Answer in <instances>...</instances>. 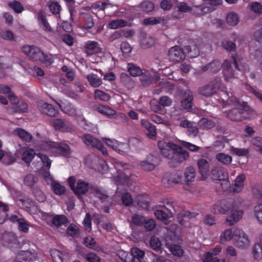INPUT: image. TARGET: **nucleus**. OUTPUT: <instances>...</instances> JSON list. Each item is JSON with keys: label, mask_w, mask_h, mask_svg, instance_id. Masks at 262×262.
<instances>
[{"label": "nucleus", "mask_w": 262, "mask_h": 262, "mask_svg": "<svg viewBox=\"0 0 262 262\" xmlns=\"http://www.w3.org/2000/svg\"><path fill=\"white\" fill-rule=\"evenodd\" d=\"M245 203L242 199L222 200L217 202L213 206L212 212L216 214L230 213L226 222L230 226L236 223L244 215Z\"/></svg>", "instance_id": "obj_1"}, {"label": "nucleus", "mask_w": 262, "mask_h": 262, "mask_svg": "<svg viewBox=\"0 0 262 262\" xmlns=\"http://www.w3.org/2000/svg\"><path fill=\"white\" fill-rule=\"evenodd\" d=\"M40 147L54 156L68 157L71 154L70 147L64 142L44 141L41 143Z\"/></svg>", "instance_id": "obj_2"}, {"label": "nucleus", "mask_w": 262, "mask_h": 262, "mask_svg": "<svg viewBox=\"0 0 262 262\" xmlns=\"http://www.w3.org/2000/svg\"><path fill=\"white\" fill-rule=\"evenodd\" d=\"M22 51L33 61H40L48 65H51L54 62V59L51 54H45L40 48L36 46H24Z\"/></svg>", "instance_id": "obj_3"}, {"label": "nucleus", "mask_w": 262, "mask_h": 262, "mask_svg": "<svg viewBox=\"0 0 262 262\" xmlns=\"http://www.w3.org/2000/svg\"><path fill=\"white\" fill-rule=\"evenodd\" d=\"M177 208L178 206L175 205L174 202L167 201L161 209H156L154 214L157 220L165 225H168L176 213Z\"/></svg>", "instance_id": "obj_4"}, {"label": "nucleus", "mask_w": 262, "mask_h": 262, "mask_svg": "<svg viewBox=\"0 0 262 262\" xmlns=\"http://www.w3.org/2000/svg\"><path fill=\"white\" fill-rule=\"evenodd\" d=\"M29 247L28 241L20 237L17 238V248L24 249L17 254V262H34L37 254L28 250Z\"/></svg>", "instance_id": "obj_5"}, {"label": "nucleus", "mask_w": 262, "mask_h": 262, "mask_svg": "<svg viewBox=\"0 0 262 262\" xmlns=\"http://www.w3.org/2000/svg\"><path fill=\"white\" fill-rule=\"evenodd\" d=\"M249 106L247 103L242 101V107L235 108L227 112V117L231 120L239 121L249 118Z\"/></svg>", "instance_id": "obj_6"}, {"label": "nucleus", "mask_w": 262, "mask_h": 262, "mask_svg": "<svg viewBox=\"0 0 262 262\" xmlns=\"http://www.w3.org/2000/svg\"><path fill=\"white\" fill-rule=\"evenodd\" d=\"M68 182L71 189L77 196L84 194L89 191L90 192V188L92 187L88 182L82 180H78L76 182V179L72 176L68 178Z\"/></svg>", "instance_id": "obj_7"}, {"label": "nucleus", "mask_w": 262, "mask_h": 262, "mask_svg": "<svg viewBox=\"0 0 262 262\" xmlns=\"http://www.w3.org/2000/svg\"><path fill=\"white\" fill-rule=\"evenodd\" d=\"M237 71H240V69L235 56H232V62L227 59L223 63V74L226 81L235 77Z\"/></svg>", "instance_id": "obj_8"}, {"label": "nucleus", "mask_w": 262, "mask_h": 262, "mask_svg": "<svg viewBox=\"0 0 262 262\" xmlns=\"http://www.w3.org/2000/svg\"><path fill=\"white\" fill-rule=\"evenodd\" d=\"M158 145L162 155L165 158L169 160L172 158L179 146L172 142H166L163 140L159 141Z\"/></svg>", "instance_id": "obj_9"}, {"label": "nucleus", "mask_w": 262, "mask_h": 262, "mask_svg": "<svg viewBox=\"0 0 262 262\" xmlns=\"http://www.w3.org/2000/svg\"><path fill=\"white\" fill-rule=\"evenodd\" d=\"M82 140L84 143L87 145L92 146L98 149L104 155H107V150L104 147L103 143L99 140L94 137L90 134H86L83 136Z\"/></svg>", "instance_id": "obj_10"}, {"label": "nucleus", "mask_w": 262, "mask_h": 262, "mask_svg": "<svg viewBox=\"0 0 262 262\" xmlns=\"http://www.w3.org/2000/svg\"><path fill=\"white\" fill-rule=\"evenodd\" d=\"M82 140L84 143L87 145L92 146L98 149L104 155H107V150L104 147L103 143L99 140L94 137L90 134H86L83 136Z\"/></svg>", "instance_id": "obj_11"}, {"label": "nucleus", "mask_w": 262, "mask_h": 262, "mask_svg": "<svg viewBox=\"0 0 262 262\" xmlns=\"http://www.w3.org/2000/svg\"><path fill=\"white\" fill-rule=\"evenodd\" d=\"M234 245L240 248H247L250 245V241L247 235L241 229L236 228L235 229Z\"/></svg>", "instance_id": "obj_12"}, {"label": "nucleus", "mask_w": 262, "mask_h": 262, "mask_svg": "<svg viewBox=\"0 0 262 262\" xmlns=\"http://www.w3.org/2000/svg\"><path fill=\"white\" fill-rule=\"evenodd\" d=\"M189 158L188 152L180 145L175 151L173 156L171 158L169 164L171 166L176 167L177 165L186 161Z\"/></svg>", "instance_id": "obj_13"}, {"label": "nucleus", "mask_w": 262, "mask_h": 262, "mask_svg": "<svg viewBox=\"0 0 262 262\" xmlns=\"http://www.w3.org/2000/svg\"><path fill=\"white\" fill-rule=\"evenodd\" d=\"M159 159L152 154L147 156L146 159L140 163L141 168L145 171H151L159 164Z\"/></svg>", "instance_id": "obj_14"}, {"label": "nucleus", "mask_w": 262, "mask_h": 262, "mask_svg": "<svg viewBox=\"0 0 262 262\" xmlns=\"http://www.w3.org/2000/svg\"><path fill=\"white\" fill-rule=\"evenodd\" d=\"M168 56L171 60L178 62L185 59V53L180 47L176 46L169 49Z\"/></svg>", "instance_id": "obj_15"}, {"label": "nucleus", "mask_w": 262, "mask_h": 262, "mask_svg": "<svg viewBox=\"0 0 262 262\" xmlns=\"http://www.w3.org/2000/svg\"><path fill=\"white\" fill-rule=\"evenodd\" d=\"M199 95L205 97H209L216 93V86L213 82L200 87L198 90Z\"/></svg>", "instance_id": "obj_16"}, {"label": "nucleus", "mask_w": 262, "mask_h": 262, "mask_svg": "<svg viewBox=\"0 0 262 262\" xmlns=\"http://www.w3.org/2000/svg\"><path fill=\"white\" fill-rule=\"evenodd\" d=\"M246 179V176L244 174L241 173L238 175L230 187V192L238 193L243 189L244 186V181Z\"/></svg>", "instance_id": "obj_17"}, {"label": "nucleus", "mask_w": 262, "mask_h": 262, "mask_svg": "<svg viewBox=\"0 0 262 262\" xmlns=\"http://www.w3.org/2000/svg\"><path fill=\"white\" fill-rule=\"evenodd\" d=\"M185 98L181 102V107L183 110H189L192 108L193 105V96L192 92L189 90H186L184 93Z\"/></svg>", "instance_id": "obj_18"}, {"label": "nucleus", "mask_w": 262, "mask_h": 262, "mask_svg": "<svg viewBox=\"0 0 262 262\" xmlns=\"http://www.w3.org/2000/svg\"><path fill=\"white\" fill-rule=\"evenodd\" d=\"M16 237L15 234L11 232H6L2 236L3 245L10 249H11L13 245L16 244Z\"/></svg>", "instance_id": "obj_19"}, {"label": "nucleus", "mask_w": 262, "mask_h": 262, "mask_svg": "<svg viewBox=\"0 0 262 262\" xmlns=\"http://www.w3.org/2000/svg\"><path fill=\"white\" fill-rule=\"evenodd\" d=\"M211 178L213 180L221 181L228 177V173L223 167H215L211 170Z\"/></svg>", "instance_id": "obj_20"}, {"label": "nucleus", "mask_w": 262, "mask_h": 262, "mask_svg": "<svg viewBox=\"0 0 262 262\" xmlns=\"http://www.w3.org/2000/svg\"><path fill=\"white\" fill-rule=\"evenodd\" d=\"M223 69V63L219 60H214L212 62L202 67L203 71H208L210 73H216L218 72L221 69Z\"/></svg>", "instance_id": "obj_21"}, {"label": "nucleus", "mask_w": 262, "mask_h": 262, "mask_svg": "<svg viewBox=\"0 0 262 262\" xmlns=\"http://www.w3.org/2000/svg\"><path fill=\"white\" fill-rule=\"evenodd\" d=\"M51 123L55 130L68 131L69 129H71L69 122H67L64 119H53L51 120Z\"/></svg>", "instance_id": "obj_22"}, {"label": "nucleus", "mask_w": 262, "mask_h": 262, "mask_svg": "<svg viewBox=\"0 0 262 262\" xmlns=\"http://www.w3.org/2000/svg\"><path fill=\"white\" fill-rule=\"evenodd\" d=\"M198 166L202 180H204L209 171V163L204 159H201L198 161Z\"/></svg>", "instance_id": "obj_23"}, {"label": "nucleus", "mask_w": 262, "mask_h": 262, "mask_svg": "<svg viewBox=\"0 0 262 262\" xmlns=\"http://www.w3.org/2000/svg\"><path fill=\"white\" fill-rule=\"evenodd\" d=\"M40 111L50 117H55L58 113V110L56 107H54L52 104L43 103L40 106Z\"/></svg>", "instance_id": "obj_24"}, {"label": "nucleus", "mask_w": 262, "mask_h": 262, "mask_svg": "<svg viewBox=\"0 0 262 262\" xmlns=\"http://www.w3.org/2000/svg\"><path fill=\"white\" fill-rule=\"evenodd\" d=\"M47 174L48 176H45V177L46 178H49L51 180V181H52L51 187H52V189L54 193L55 194H56L57 195H61L63 193H64L66 190V187L64 186L59 184L58 182H56L55 181H54L53 180V178L51 176L49 172H48Z\"/></svg>", "instance_id": "obj_25"}, {"label": "nucleus", "mask_w": 262, "mask_h": 262, "mask_svg": "<svg viewBox=\"0 0 262 262\" xmlns=\"http://www.w3.org/2000/svg\"><path fill=\"white\" fill-rule=\"evenodd\" d=\"M90 193L95 197L98 198L102 202H105L108 198L106 191L97 186H92L90 188Z\"/></svg>", "instance_id": "obj_26"}, {"label": "nucleus", "mask_w": 262, "mask_h": 262, "mask_svg": "<svg viewBox=\"0 0 262 262\" xmlns=\"http://www.w3.org/2000/svg\"><path fill=\"white\" fill-rule=\"evenodd\" d=\"M94 108L95 111L109 118L113 117L116 114V112L114 109L106 105L97 104Z\"/></svg>", "instance_id": "obj_27"}, {"label": "nucleus", "mask_w": 262, "mask_h": 262, "mask_svg": "<svg viewBox=\"0 0 262 262\" xmlns=\"http://www.w3.org/2000/svg\"><path fill=\"white\" fill-rule=\"evenodd\" d=\"M158 103V104L152 106V110L156 112H160L162 110L161 106L163 107L170 106L172 101L169 97L164 96L160 97Z\"/></svg>", "instance_id": "obj_28"}, {"label": "nucleus", "mask_w": 262, "mask_h": 262, "mask_svg": "<svg viewBox=\"0 0 262 262\" xmlns=\"http://www.w3.org/2000/svg\"><path fill=\"white\" fill-rule=\"evenodd\" d=\"M85 48L86 53L90 55L98 53L100 51L98 43L95 41H88L85 43Z\"/></svg>", "instance_id": "obj_29"}, {"label": "nucleus", "mask_w": 262, "mask_h": 262, "mask_svg": "<svg viewBox=\"0 0 262 262\" xmlns=\"http://www.w3.org/2000/svg\"><path fill=\"white\" fill-rule=\"evenodd\" d=\"M82 27L85 29L92 28L95 25L93 16L87 13H83L81 16Z\"/></svg>", "instance_id": "obj_30"}, {"label": "nucleus", "mask_w": 262, "mask_h": 262, "mask_svg": "<svg viewBox=\"0 0 262 262\" xmlns=\"http://www.w3.org/2000/svg\"><path fill=\"white\" fill-rule=\"evenodd\" d=\"M37 19L39 24L43 27V29L47 31H50L51 28L47 21L45 13L42 11H39L37 14Z\"/></svg>", "instance_id": "obj_31"}, {"label": "nucleus", "mask_w": 262, "mask_h": 262, "mask_svg": "<svg viewBox=\"0 0 262 262\" xmlns=\"http://www.w3.org/2000/svg\"><path fill=\"white\" fill-rule=\"evenodd\" d=\"M185 50L187 56L191 58L196 57L200 54L199 49L195 43L185 46Z\"/></svg>", "instance_id": "obj_32"}, {"label": "nucleus", "mask_w": 262, "mask_h": 262, "mask_svg": "<svg viewBox=\"0 0 262 262\" xmlns=\"http://www.w3.org/2000/svg\"><path fill=\"white\" fill-rule=\"evenodd\" d=\"M192 213L188 210H183L177 215V222L181 225H185V222L192 217Z\"/></svg>", "instance_id": "obj_33"}, {"label": "nucleus", "mask_w": 262, "mask_h": 262, "mask_svg": "<svg viewBox=\"0 0 262 262\" xmlns=\"http://www.w3.org/2000/svg\"><path fill=\"white\" fill-rule=\"evenodd\" d=\"M52 223L57 227L61 225L67 226L69 222L67 216L64 215H56L52 218Z\"/></svg>", "instance_id": "obj_34"}, {"label": "nucleus", "mask_w": 262, "mask_h": 262, "mask_svg": "<svg viewBox=\"0 0 262 262\" xmlns=\"http://www.w3.org/2000/svg\"><path fill=\"white\" fill-rule=\"evenodd\" d=\"M131 254L133 256L132 260L133 262H135L136 260L137 262H141V259L143 258L145 252L138 248L135 247L132 248Z\"/></svg>", "instance_id": "obj_35"}, {"label": "nucleus", "mask_w": 262, "mask_h": 262, "mask_svg": "<svg viewBox=\"0 0 262 262\" xmlns=\"http://www.w3.org/2000/svg\"><path fill=\"white\" fill-rule=\"evenodd\" d=\"M8 210V205L0 201V224H3L8 219V215L7 213Z\"/></svg>", "instance_id": "obj_36"}, {"label": "nucleus", "mask_w": 262, "mask_h": 262, "mask_svg": "<svg viewBox=\"0 0 262 262\" xmlns=\"http://www.w3.org/2000/svg\"><path fill=\"white\" fill-rule=\"evenodd\" d=\"M127 68L130 75L133 77L139 76L143 74L142 70L139 67L136 66L134 63H128Z\"/></svg>", "instance_id": "obj_37"}, {"label": "nucleus", "mask_w": 262, "mask_h": 262, "mask_svg": "<svg viewBox=\"0 0 262 262\" xmlns=\"http://www.w3.org/2000/svg\"><path fill=\"white\" fill-rule=\"evenodd\" d=\"M230 151L232 154L239 157H248L249 155V150L248 148H237L231 146Z\"/></svg>", "instance_id": "obj_38"}, {"label": "nucleus", "mask_w": 262, "mask_h": 262, "mask_svg": "<svg viewBox=\"0 0 262 262\" xmlns=\"http://www.w3.org/2000/svg\"><path fill=\"white\" fill-rule=\"evenodd\" d=\"M150 246L155 251L162 253L161 243L159 238L152 236L150 239Z\"/></svg>", "instance_id": "obj_39"}, {"label": "nucleus", "mask_w": 262, "mask_h": 262, "mask_svg": "<svg viewBox=\"0 0 262 262\" xmlns=\"http://www.w3.org/2000/svg\"><path fill=\"white\" fill-rule=\"evenodd\" d=\"M165 21L163 17H150L144 19L143 24L145 25H154L158 24L163 23Z\"/></svg>", "instance_id": "obj_40"}, {"label": "nucleus", "mask_w": 262, "mask_h": 262, "mask_svg": "<svg viewBox=\"0 0 262 262\" xmlns=\"http://www.w3.org/2000/svg\"><path fill=\"white\" fill-rule=\"evenodd\" d=\"M0 93L8 94V97L10 101L14 105L16 104V103L14 102L16 97L14 94H11V89L10 87L7 85L0 84Z\"/></svg>", "instance_id": "obj_41"}, {"label": "nucleus", "mask_w": 262, "mask_h": 262, "mask_svg": "<svg viewBox=\"0 0 262 262\" xmlns=\"http://www.w3.org/2000/svg\"><path fill=\"white\" fill-rule=\"evenodd\" d=\"M35 155V151L33 149L26 150L23 154L22 160L26 163L30 164Z\"/></svg>", "instance_id": "obj_42"}, {"label": "nucleus", "mask_w": 262, "mask_h": 262, "mask_svg": "<svg viewBox=\"0 0 262 262\" xmlns=\"http://www.w3.org/2000/svg\"><path fill=\"white\" fill-rule=\"evenodd\" d=\"M127 25V21L122 19L113 20L108 23L109 27L112 29H116L117 28L125 27Z\"/></svg>", "instance_id": "obj_43"}, {"label": "nucleus", "mask_w": 262, "mask_h": 262, "mask_svg": "<svg viewBox=\"0 0 262 262\" xmlns=\"http://www.w3.org/2000/svg\"><path fill=\"white\" fill-rule=\"evenodd\" d=\"M216 159L220 162L226 164H230L232 161L231 156L224 153H218L216 155Z\"/></svg>", "instance_id": "obj_44"}, {"label": "nucleus", "mask_w": 262, "mask_h": 262, "mask_svg": "<svg viewBox=\"0 0 262 262\" xmlns=\"http://www.w3.org/2000/svg\"><path fill=\"white\" fill-rule=\"evenodd\" d=\"M51 256L54 262H64V255L58 250H52L51 251Z\"/></svg>", "instance_id": "obj_45"}, {"label": "nucleus", "mask_w": 262, "mask_h": 262, "mask_svg": "<svg viewBox=\"0 0 262 262\" xmlns=\"http://www.w3.org/2000/svg\"><path fill=\"white\" fill-rule=\"evenodd\" d=\"M252 254L255 259L259 260L262 259V245L255 244L253 247Z\"/></svg>", "instance_id": "obj_46"}, {"label": "nucleus", "mask_w": 262, "mask_h": 262, "mask_svg": "<svg viewBox=\"0 0 262 262\" xmlns=\"http://www.w3.org/2000/svg\"><path fill=\"white\" fill-rule=\"evenodd\" d=\"M17 137L27 142H30L32 139V136L31 134L20 128H17Z\"/></svg>", "instance_id": "obj_47"}, {"label": "nucleus", "mask_w": 262, "mask_h": 262, "mask_svg": "<svg viewBox=\"0 0 262 262\" xmlns=\"http://www.w3.org/2000/svg\"><path fill=\"white\" fill-rule=\"evenodd\" d=\"M87 79L90 84L93 87L97 88L100 86L102 82L96 74H90L87 76Z\"/></svg>", "instance_id": "obj_48"}, {"label": "nucleus", "mask_w": 262, "mask_h": 262, "mask_svg": "<svg viewBox=\"0 0 262 262\" xmlns=\"http://www.w3.org/2000/svg\"><path fill=\"white\" fill-rule=\"evenodd\" d=\"M195 176V169L192 166L188 167L185 172V178L186 182H192Z\"/></svg>", "instance_id": "obj_49"}, {"label": "nucleus", "mask_w": 262, "mask_h": 262, "mask_svg": "<svg viewBox=\"0 0 262 262\" xmlns=\"http://www.w3.org/2000/svg\"><path fill=\"white\" fill-rule=\"evenodd\" d=\"M17 224L20 231L24 233H28L29 231L30 224L24 218L17 219Z\"/></svg>", "instance_id": "obj_50"}, {"label": "nucleus", "mask_w": 262, "mask_h": 262, "mask_svg": "<svg viewBox=\"0 0 262 262\" xmlns=\"http://www.w3.org/2000/svg\"><path fill=\"white\" fill-rule=\"evenodd\" d=\"M226 20L229 25L234 26L238 24L239 19L235 13L231 12H229L227 15Z\"/></svg>", "instance_id": "obj_51"}, {"label": "nucleus", "mask_w": 262, "mask_h": 262, "mask_svg": "<svg viewBox=\"0 0 262 262\" xmlns=\"http://www.w3.org/2000/svg\"><path fill=\"white\" fill-rule=\"evenodd\" d=\"M171 253L174 256L182 257L184 253V251L179 245L173 244L170 246L169 248Z\"/></svg>", "instance_id": "obj_52"}, {"label": "nucleus", "mask_w": 262, "mask_h": 262, "mask_svg": "<svg viewBox=\"0 0 262 262\" xmlns=\"http://www.w3.org/2000/svg\"><path fill=\"white\" fill-rule=\"evenodd\" d=\"M103 141L108 146L111 147L115 150H118V151H121L119 148L120 144L116 140L103 138Z\"/></svg>", "instance_id": "obj_53"}, {"label": "nucleus", "mask_w": 262, "mask_h": 262, "mask_svg": "<svg viewBox=\"0 0 262 262\" xmlns=\"http://www.w3.org/2000/svg\"><path fill=\"white\" fill-rule=\"evenodd\" d=\"M200 124L203 128L211 129L214 127L215 123L212 119L204 118L201 120Z\"/></svg>", "instance_id": "obj_54"}, {"label": "nucleus", "mask_w": 262, "mask_h": 262, "mask_svg": "<svg viewBox=\"0 0 262 262\" xmlns=\"http://www.w3.org/2000/svg\"><path fill=\"white\" fill-rule=\"evenodd\" d=\"M94 97L96 99H99L102 101H107L110 100V96L104 92L102 91L99 90H96L94 93Z\"/></svg>", "instance_id": "obj_55"}, {"label": "nucleus", "mask_w": 262, "mask_h": 262, "mask_svg": "<svg viewBox=\"0 0 262 262\" xmlns=\"http://www.w3.org/2000/svg\"><path fill=\"white\" fill-rule=\"evenodd\" d=\"M63 111L71 116H75L77 115V109L74 105L70 103L67 104L63 107Z\"/></svg>", "instance_id": "obj_56"}, {"label": "nucleus", "mask_w": 262, "mask_h": 262, "mask_svg": "<svg viewBox=\"0 0 262 262\" xmlns=\"http://www.w3.org/2000/svg\"><path fill=\"white\" fill-rule=\"evenodd\" d=\"M139 8L146 12H151L154 9V4L149 1H144L139 6Z\"/></svg>", "instance_id": "obj_57"}, {"label": "nucleus", "mask_w": 262, "mask_h": 262, "mask_svg": "<svg viewBox=\"0 0 262 262\" xmlns=\"http://www.w3.org/2000/svg\"><path fill=\"white\" fill-rule=\"evenodd\" d=\"M222 47L228 51H234L236 49V44L230 40H224L222 42Z\"/></svg>", "instance_id": "obj_58"}, {"label": "nucleus", "mask_w": 262, "mask_h": 262, "mask_svg": "<svg viewBox=\"0 0 262 262\" xmlns=\"http://www.w3.org/2000/svg\"><path fill=\"white\" fill-rule=\"evenodd\" d=\"M24 182L26 185L31 187L37 182V178L33 174H29L25 177Z\"/></svg>", "instance_id": "obj_59"}, {"label": "nucleus", "mask_w": 262, "mask_h": 262, "mask_svg": "<svg viewBox=\"0 0 262 262\" xmlns=\"http://www.w3.org/2000/svg\"><path fill=\"white\" fill-rule=\"evenodd\" d=\"M33 193L35 199L39 202H43L46 199V195L39 188H36L34 189Z\"/></svg>", "instance_id": "obj_60"}, {"label": "nucleus", "mask_w": 262, "mask_h": 262, "mask_svg": "<svg viewBox=\"0 0 262 262\" xmlns=\"http://www.w3.org/2000/svg\"><path fill=\"white\" fill-rule=\"evenodd\" d=\"M145 218L142 215L134 214L132 217V224L137 226H143L145 222Z\"/></svg>", "instance_id": "obj_61"}, {"label": "nucleus", "mask_w": 262, "mask_h": 262, "mask_svg": "<svg viewBox=\"0 0 262 262\" xmlns=\"http://www.w3.org/2000/svg\"><path fill=\"white\" fill-rule=\"evenodd\" d=\"M123 204L126 206H129L133 202V199L131 194L129 192L124 193L121 197Z\"/></svg>", "instance_id": "obj_62"}, {"label": "nucleus", "mask_w": 262, "mask_h": 262, "mask_svg": "<svg viewBox=\"0 0 262 262\" xmlns=\"http://www.w3.org/2000/svg\"><path fill=\"white\" fill-rule=\"evenodd\" d=\"M96 168L99 172L104 173L107 172L108 167L105 161L100 159Z\"/></svg>", "instance_id": "obj_63"}, {"label": "nucleus", "mask_w": 262, "mask_h": 262, "mask_svg": "<svg viewBox=\"0 0 262 262\" xmlns=\"http://www.w3.org/2000/svg\"><path fill=\"white\" fill-rule=\"evenodd\" d=\"M254 212L257 221L262 225V204L256 205L254 208Z\"/></svg>", "instance_id": "obj_64"}]
</instances>
